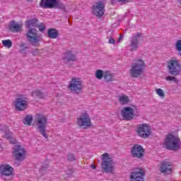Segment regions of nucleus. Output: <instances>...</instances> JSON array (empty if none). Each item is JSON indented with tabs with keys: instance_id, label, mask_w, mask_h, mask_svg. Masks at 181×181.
Here are the masks:
<instances>
[{
	"instance_id": "f257e3e1",
	"label": "nucleus",
	"mask_w": 181,
	"mask_h": 181,
	"mask_svg": "<svg viewBox=\"0 0 181 181\" xmlns=\"http://www.w3.org/2000/svg\"><path fill=\"white\" fill-rule=\"evenodd\" d=\"M146 69V64L142 59H134L129 69V75L133 78H138L144 74V71Z\"/></svg>"
},
{
	"instance_id": "f03ea898",
	"label": "nucleus",
	"mask_w": 181,
	"mask_h": 181,
	"mask_svg": "<svg viewBox=\"0 0 181 181\" xmlns=\"http://www.w3.org/2000/svg\"><path fill=\"white\" fill-rule=\"evenodd\" d=\"M163 145L168 151H179L180 149V139L170 133L165 136Z\"/></svg>"
},
{
	"instance_id": "7ed1b4c3",
	"label": "nucleus",
	"mask_w": 181,
	"mask_h": 181,
	"mask_svg": "<svg viewBox=\"0 0 181 181\" xmlns=\"http://www.w3.org/2000/svg\"><path fill=\"white\" fill-rule=\"evenodd\" d=\"M35 122L38 128L39 132L47 139L49 136L46 134V125H47V117L45 115L37 114L35 118Z\"/></svg>"
},
{
	"instance_id": "20e7f679",
	"label": "nucleus",
	"mask_w": 181,
	"mask_h": 181,
	"mask_svg": "<svg viewBox=\"0 0 181 181\" xmlns=\"http://www.w3.org/2000/svg\"><path fill=\"white\" fill-rule=\"evenodd\" d=\"M102 163L101 168L105 173H110L112 175L114 173V162L112 158L110 156L108 153H105L102 155Z\"/></svg>"
},
{
	"instance_id": "39448f33",
	"label": "nucleus",
	"mask_w": 181,
	"mask_h": 181,
	"mask_svg": "<svg viewBox=\"0 0 181 181\" xmlns=\"http://www.w3.org/2000/svg\"><path fill=\"white\" fill-rule=\"evenodd\" d=\"M76 125L79 128H83V129H87L93 127L91 118L87 111L82 112L81 115L76 118Z\"/></svg>"
},
{
	"instance_id": "423d86ee",
	"label": "nucleus",
	"mask_w": 181,
	"mask_h": 181,
	"mask_svg": "<svg viewBox=\"0 0 181 181\" xmlns=\"http://www.w3.org/2000/svg\"><path fill=\"white\" fill-rule=\"evenodd\" d=\"M167 69L171 76H180L181 64L177 58H171L167 64Z\"/></svg>"
},
{
	"instance_id": "0eeeda50",
	"label": "nucleus",
	"mask_w": 181,
	"mask_h": 181,
	"mask_svg": "<svg viewBox=\"0 0 181 181\" xmlns=\"http://www.w3.org/2000/svg\"><path fill=\"white\" fill-rule=\"evenodd\" d=\"M71 93H76V94H80L83 90V81L80 78H72L69 81L68 86Z\"/></svg>"
},
{
	"instance_id": "6e6552de",
	"label": "nucleus",
	"mask_w": 181,
	"mask_h": 181,
	"mask_svg": "<svg viewBox=\"0 0 181 181\" xmlns=\"http://www.w3.org/2000/svg\"><path fill=\"white\" fill-rule=\"evenodd\" d=\"M27 152L26 148H23V146L21 145H16L13 148L12 155L16 160L22 162V160L26 158Z\"/></svg>"
},
{
	"instance_id": "1a4fd4ad",
	"label": "nucleus",
	"mask_w": 181,
	"mask_h": 181,
	"mask_svg": "<svg viewBox=\"0 0 181 181\" xmlns=\"http://www.w3.org/2000/svg\"><path fill=\"white\" fill-rule=\"evenodd\" d=\"M26 37L28 42L31 43L32 46H37L39 42H41L42 37L37 33V30L30 28L26 33Z\"/></svg>"
},
{
	"instance_id": "9d476101",
	"label": "nucleus",
	"mask_w": 181,
	"mask_h": 181,
	"mask_svg": "<svg viewBox=\"0 0 181 181\" xmlns=\"http://www.w3.org/2000/svg\"><path fill=\"white\" fill-rule=\"evenodd\" d=\"M92 13L98 18H101L105 12V3L103 1H96L92 6Z\"/></svg>"
},
{
	"instance_id": "9b49d317",
	"label": "nucleus",
	"mask_w": 181,
	"mask_h": 181,
	"mask_svg": "<svg viewBox=\"0 0 181 181\" xmlns=\"http://www.w3.org/2000/svg\"><path fill=\"white\" fill-rule=\"evenodd\" d=\"M136 132L141 138H148L151 135V127L148 124H139Z\"/></svg>"
},
{
	"instance_id": "f8f14e48",
	"label": "nucleus",
	"mask_w": 181,
	"mask_h": 181,
	"mask_svg": "<svg viewBox=\"0 0 181 181\" xmlns=\"http://www.w3.org/2000/svg\"><path fill=\"white\" fill-rule=\"evenodd\" d=\"M131 153L132 158H136L137 159H141L144 158V154L145 153V149L144 147L139 144H135L131 150Z\"/></svg>"
},
{
	"instance_id": "ddd939ff",
	"label": "nucleus",
	"mask_w": 181,
	"mask_h": 181,
	"mask_svg": "<svg viewBox=\"0 0 181 181\" xmlns=\"http://www.w3.org/2000/svg\"><path fill=\"white\" fill-rule=\"evenodd\" d=\"M129 179L130 181H145V171L144 169L139 168L131 173Z\"/></svg>"
},
{
	"instance_id": "4468645a",
	"label": "nucleus",
	"mask_w": 181,
	"mask_h": 181,
	"mask_svg": "<svg viewBox=\"0 0 181 181\" xmlns=\"http://www.w3.org/2000/svg\"><path fill=\"white\" fill-rule=\"evenodd\" d=\"M122 117L127 120L129 121L135 117V115L134 114V109L132 107H124L121 110Z\"/></svg>"
},
{
	"instance_id": "2eb2a0df",
	"label": "nucleus",
	"mask_w": 181,
	"mask_h": 181,
	"mask_svg": "<svg viewBox=\"0 0 181 181\" xmlns=\"http://www.w3.org/2000/svg\"><path fill=\"white\" fill-rule=\"evenodd\" d=\"M15 107L17 111H23L28 108L26 98H18L15 101Z\"/></svg>"
},
{
	"instance_id": "dca6fc26",
	"label": "nucleus",
	"mask_w": 181,
	"mask_h": 181,
	"mask_svg": "<svg viewBox=\"0 0 181 181\" xmlns=\"http://www.w3.org/2000/svg\"><path fill=\"white\" fill-rule=\"evenodd\" d=\"M0 173L2 176H12L13 175V167L9 164L0 165Z\"/></svg>"
},
{
	"instance_id": "f3484780",
	"label": "nucleus",
	"mask_w": 181,
	"mask_h": 181,
	"mask_svg": "<svg viewBox=\"0 0 181 181\" xmlns=\"http://www.w3.org/2000/svg\"><path fill=\"white\" fill-rule=\"evenodd\" d=\"M57 0H41L40 6L43 9H53Z\"/></svg>"
},
{
	"instance_id": "a211bd4d",
	"label": "nucleus",
	"mask_w": 181,
	"mask_h": 181,
	"mask_svg": "<svg viewBox=\"0 0 181 181\" xmlns=\"http://www.w3.org/2000/svg\"><path fill=\"white\" fill-rule=\"evenodd\" d=\"M160 172L163 175H170L172 173V164L169 162H163L160 164Z\"/></svg>"
},
{
	"instance_id": "6ab92c4d",
	"label": "nucleus",
	"mask_w": 181,
	"mask_h": 181,
	"mask_svg": "<svg viewBox=\"0 0 181 181\" xmlns=\"http://www.w3.org/2000/svg\"><path fill=\"white\" fill-rule=\"evenodd\" d=\"M9 30L13 33H18V32H21L22 30V24L13 21L9 25Z\"/></svg>"
},
{
	"instance_id": "aec40b11",
	"label": "nucleus",
	"mask_w": 181,
	"mask_h": 181,
	"mask_svg": "<svg viewBox=\"0 0 181 181\" xmlns=\"http://www.w3.org/2000/svg\"><path fill=\"white\" fill-rule=\"evenodd\" d=\"M63 60L65 63H69V62H76V55L71 51H66L64 53Z\"/></svg>"
},
{
	"instance_id": "412c9836",
	"label": "nucleus",
	"mask_w": 181,
	"mask_h": 181,
	"mask_svg": "<svg viewBox=\"0 0 181 181\" xmlns=\"http://www.w3.org/2000/svg\"><path fill=\"white\" fill-rule=\"evenodd\" d=\"M117 100L122 105H127V104H129L131 100L129 97L127 95H120L117 97Z\"/></svg>"
},
{
	"instance_id": "4be33fe9",
	"label": "nucleus",
	"mask_w": 181,
	"mask_h": 181,
	"mask_svg": "<svg viewBox=\"0 0 181 181\" xmlns=\"http://www.w3.org/2000/svg\"><path fill=\"white\" fill-rule=\"evenodd\" d=\"M47 35L50 39H57L59 37V31L54 28H49L47 31Z\"/></svg>"
},
{
	"instance_id": "5701e85b",
	"label": "nucleus",
	"mask_w": 181,
	"mask_h": 181,
	"mask_svg": "<svg viewBox=\"0 0 181 181\" xmlns=\"http://www.w3.org/2000/svg\"><path fill=\"white\" fill-rule=\"evenodd\" d=\"M103 78L106 83H111V81H114V74L107 71L104 72Z\"/></svg>"
},
{
	"instance_id": "b1692460",
	"label": "nucleus",
	"mask_w": 181,
	"mask_h": 181,
	"mask_svg": "<svg viewBox=\"0 0 181 181\" xmlns=\"http://www.w3.org/2000/svg\"><path fill=\"white\" fill-rule=\"evenodd\" d=\"M31 97H33L34 98H36V97H37L38 98H41V100H43V98L46 97V95L42 93L40 90H35L31 93Z\"/></svg>"
},
{
	"instance_id": "393cba45",
	"label": "nucleus",
	"mask_w": 181,
	"mask_h": 181,
	"mask_svg": "<svg viewBox=\"0 0 181 181\" xmlns=\"http://www.w3.org/2000/svg\"><path fill=\"white\" fill-rule=\"evenodd\" d=\"M37 19L29 20L27 21L26 26L29 28V29H32V28H37Z\"/></svg>"
},
{
	"instance_id": "a878e982",
	"label": "nucleus",
	"mask_w": 181,
	"mask_h": 181,
	"mask_svg": "<svg viewBox=\"0 0 181 181\" xmlns=\"http://www.w3.org/2000/svg\"><path fill=\"white\" fill-rule=\"evenodd\" d=\"M138 43H139V39L133 37L130 44V46L132 47V50H136V49H138Z\"/></svg>"
},
{
	"instance_id": "bb28decb",
	"label": "nucleus",
	"mask_w": 181,
	"mask_h": 181,
	"mask_svg": "<svg viewBox=\"0 0 181 181\" xmlns=\"http://www.w3.org/2000/svg\"><path fill=\"white\" fill-rule=\"evenodd\" d=\"M54 8L61 9L62 11H66V6H64V4L60 1V0H57Z\"/></svg>"
},
{
	"instance_id": "cd10ccee",
	"label": "nucleus",
	"mask_w": 181,
	"mask_h": 181,
	"mask_svg": "<svg viewBox=\"0 0 181 181\" xmlns=\"http://www.w3.org/2000/svg\"><path fill=\"white\" fill-rule=\"evenodd\" d=\"M33 121V117L31 115H28L24 118V124L25 125H31Z\"/></svg>"
},
{
	"instance_id": "c85d7f7f",
	"label": "nucleus",
	"mask_w": 181,
	"mask_h": 181,
	"mask_svg": "<svg viewBox=\"0 0 181 181\" xmlns=\"http://www.w3.org/2000/svg\"><path fill=\"white\" fill-rule=\"evenodd\" d=\"M2 45L4 47L11 49L12 47V41H11V40H2Z\"/></svg>"
},
{
	"instance_id": "c756f323",
	"label": "nucleus",
	"mask_w": 181,
	"mask_h": 181,
	"mask_svg": "<svg viewBox=\"0 0 181 181\" xmlns=\"http://www.w3.org/2000/svg\"><path fill=\"white\" fill-rule=\"evenodd\" d=\"M29 49V45L25 42H21L19 46V52L22 53V52H25Z\"/></svg>"
},
{
	"instance_id": "7c9ffc66",
	"label": "nucleus",
	"mask_w": 181,
	"mask_h": 181,
	"mask_svg": "<svg viewBox=\"0 0 181 181\" xmlns=\"http://www.w3.org/2000/svg\"><path fill=\"white\" fill-rule=\"evenodd\" d=\"M95 76L96 78H98V80H101V78L104 77V71H103V70L101 69H98L95 74Z\"/></svg>"
},
{
	"instance_id": "2f4dec72",
	"label": "nucleus",
	"mask_w": 181,
	"mask_h": 181,
	"mask_svg": "<svg viewBox=\"0 0 181 181\" xmlns=\"http://www.w3.org/2000/svg\"><path fill=\"white\" fill-rule=\"evenodd\" d=\"M165 80L166 81H173L174 83H179V79H177V78L175 76H165Z\"/></svg>"
},
{
	"instance_id": "473e14b6",
	"label": "nucleus",
	"mask_w": 181,
	"mask_h": 181,
	"mask_svg": "<svg viewBox=\"0 0 181 181\" xmlns=\"http://www.w3.org/2000/svg\"><path fill=\"white\" fill-rule=\"evenodd\" d=\"M175 49L178 52L179 56L181 57V40H177L175 43Z\"/></svg>"
},
{
	"instance_id": "72a5a7b5",
	"label": "nucleus",
	"mask_w": 181,
	"mask_h": 181,
	"mask_svg": "<svg viewBox=\"0 0 181 181\" xmlns=\"http://www.w3.org/2000/svg\"><path fill=\"white\" fill-rule=\"evenodd\" d=\"M42 53H43V49H39L37 48L31 51L33 56H42Z\"/></svg>"
},
{
	"instance_id": "f704fd0d",
	"label": "nucleus",
	"mask_w": 181,
	"mask_h": 181,
	"mask_svg": "<svg viewBox=\"0 0 181 181\" xmlns=\"http://www.w3.org/2000/svg\"><path fill=\"white\" fill-rule=\"evenodd\" d=\"M156 93L159 95V97H160V98H165V92H163V90L161 88L156 89Z\"/></svg>"
},
{
	"instance_id": "c9c22d12",
	"label": "nucleus",
	"mask_w": 181,
	"mask_h": 181,
	"mask_svg": "<svg viewBox=\"0 0 181 181\" xmlns=\"http://www.w3.org/2000/svg\"><path fill=\"white\" fill-rule=\"evenodd\" d=\"M37 28L40 32H44L45 29H46V25L43 23H41L37 25Z\"/></svg>"
},
{
	"instance_id": "e433bc0d",
	"label": "nucleus",
	"mask_w": 181,
	"mask_h": 181,
	"mask_svg": "<svg viewBox=\"0 0 181 181\" xmlns=\"http://www.w3.org/2000/svg\"><path fill=\"white\" fill-rule=\"evenodd\" d=\"M67 160H69V162H74V160H76V156H74V154H69Z\"/></svg>"
},
{
	"instance_id": "4c0bfd02",
	"label": "nucleus",
	"mask_w": 181,
	"mask_h": 181,
	"mask_svg": "<svg viewBox=\"0 0 181 181\" xmlns=\"http://www.w3.org/2000/svg\"><path fill=\"white\" fill-rule=\"evenodd\" d=\"M117 2H120L121 4H128L129 2H132L134 0H116Z\"/></svg>"
},
{
	"instance_id": "58836bf2",
	"label": "nucleus",
	"mask_w": 181,
	"mask_h": 181,
	"mask_svg": "<svg viewBox=\"0 0 181 181\" xmlns=\"http://www.w3.org/2000/svg\"><path fill=\"white\" fill-rule=\"evenodd\" d=\"M7 139H8L9 142H11V144H13V145L16 144V140L13 139V137H7Z\"/></svg>"
},
{
	"instance_id": "ea45409f",
	"label": "nucleus",
	"mask_w": 181,
	"mask_h": 181,
	"mask_svg": "<svg viewBox=\"0 0 181 181\" xmlns=\"http://www.w3.org/2000/svg\"><path fill=\"white\" fill-rule=\"evenodd\" d=\"M141 36H142V33H137L136 35V37H136V39H139L138 37H141Z\"/></svg>"
},
{
	"instance_id": "a19ab883",
	"label": "nucleus",
	"mask_w": 181,
	"mask_h": 181,
	"mask_svg": "<svg viewBox=\"0 0 181 181\" xmlns=\"http://www.w3.org/2000/svg\"><path fill=\"white\" fill-rule=\"evenodd\" d=\"M109 43H110V44H114V43H115V40H114V38H110V39L109 40Z\"/></svg>"
},
{
	"instance_id": "79ce46f5",
	"label": "nucleus",
	"mask_w": 181,
	"mask_h": 181,
	"mask_svg": "<svg viewBox=\"0 0 181 181\" xmlns=\"http://www.w3.org/2000/svg\"><path fill=\"white\" fill-rule=\"evenodd\" d=\"M178 4H180V5H181V0H177Z\"/></svg>"
},
{
	"instance_id": "37998d69",
	"label": "nucleus",
	"mask_w": 181,
	"mask_h": 181,
	"mask_svg": "<svg viewBox=\"0 0 181 181\" xmlns=\"http://www.w3.org/2000/svg\"><path fill=\"white\" fill-rule=\"evenodd\" d=\"M95 168H96L95 165H92L93 169H95Z\"/></svg>"
},
{
	"instance_id": "c03bdc74",
	"label": "nucleus",
	"mask_w": 181,
	"mask_h": 181,
	"mask_svg": "<svg viewBox=\"0 0 181 181\" xmlns=\"http://www.w3.org/2000/svg\"><path fill=\"white\" fill-rule=\"evenodd\" d=\"M121 39H122V37H119V40H121Z\"/></svg>"
}]
</instances>
